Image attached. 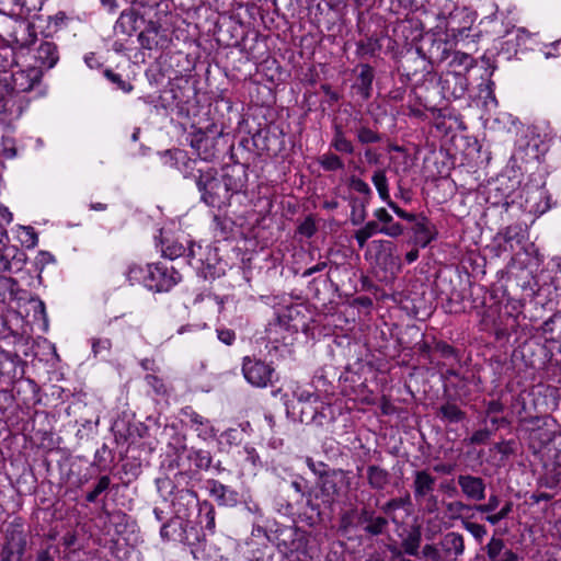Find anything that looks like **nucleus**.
Returning <instances> with one entry per match:
<instances>
[{
  "mask_svg": "<svg viewBox=\"0 0 561 561\" xmlns=\"http://www.w3.org/2000/svg\"><path fill=\"white\" fill-rule=\"evenodd\" d=\"M144 11L124 10L114 25L115 34L123 35H183L190 25L171 9L169 0H133Z\"/></svg>",
  "mask_w": 561,
  "mask_h": 561,
  "instance_id": "obj_1",
  "label": "nucleus"
},
{
  "mask_svg": "<svg viewBox=\"0 0 561 561\" xmlns=\"http://www.w3.org/2000/svg\"><path fill=\"white\" fill-rule=\"evenodd\" d=\"M11 39L2 38L0 43V56L4 57L5 64L3 67H10L18 62V57L23 56L24 51H33V58L41 66L48 69L53 68L58 59L57 47L51 42L38 41L37 37H32L31 41L22 43L18 37H10Z\"/></svg>",
  "mask_w": 561,
  "mask_h": 561,
  "instance_id": "obj_2",
  "label": "nucleus"
},
{
  "mask_svg": "<svg viewBox=\"0 0 561 561\" xmlns=\"http://www.w3.org/2000/svg\"><path fill=\"white\" fill-rule=\"evenodd\" d=\"M448 3L437 14L440 23H444V30L440 25L436 26V31L430 30L425 32V35L432 33V35H440L445 32L446 35H462L465 32L470 31L474 21L476 15L462 8L459 9L456 5L455 0H446Z\"/></svg>",
  "mask_w": 561,
  "mask_h": 561,
  "instance_id": "obj_3",
  "label": "nucleus"
},
{
  "mask_svg": "<svg viewBox=\"0 0 561 561\" xmlns=\"http://www.w3.org/2000/svg\"><path fill=\"white\" fill-rule=\"evenodd\" d=\"M466 550L465 537L457 531L444 534L437 543H426L422 558L426 561H460Z\"/></svg>",
  "mask_w": 561,
  "mask_h": 561,
  "instance_id": "obj_4",
  "label": "nucleus"
},
{
  "mask_svg": "<svg viewBox=\"0 0 561 561\" xmlns=\"http://www.w3.org/2000/svg\"><path fill=\"white\" fill-rule=\"evenodd\" d=\"M198 180L196 185L202 193V199L208 206L214 208H224L230 204L231 193L228 192L226 184L220 178L215 176L214 169L207 171L198 168Z\"/></svg>",
  "mask_w": 561,
  "mask_h": 561,
  "instance_id": "obj_5",
  "label": "nucleus"
},
{
  "mask_svg": "<svg viewBox=\"0 0 561 561\" xmlns=\"http://www.w3.org/2000/svg\"><path fill=\"white\" fill-rule=\"evenodd\" d=\"M348 0H306L309 15L316 23L324 24L330 31V25L337 22L345 23Z\"/></svg>",
  "mask_w": 561,
  "mask_h": 561,
  "instance_id": "obj_6",
  "label": "nucleus"
},
{
  "mask_svg": "<svg viewBox=\"0 0 561 561\" xmlns=\"http://www.w3.org/2000/svg\"><path fill=\"white\" fill-rule=\"evenodd\" d=\"M242 374L251 386L266 388L273 385L275 368L262 359L245 356L242 362Z\"/></svg>",
  "mask_w": 561,
  "mask_h": 561,
  "instance_id": "obj_7",
  "label": "nucleus"
},
{
  "mask_svg": "<svg viewBox=\"0 0 561 561\" xmlns=\"http://www.w3.org/2000/svg\"><path fill=\"white\" fill-rule=\"evenodd\" d=\"M147 289L153 293H168L178 285L182 276L171 265L165 263H151Z\"/></svg>",
  "mask_w": 561,
  "mask_h": 561,
  "instance_id": "obj_8",
  "label": "nucleus"
},
{
  "mask_svg": "<svg viewBox=\"0 0 561 561\" xmlns=\"http://www.w3.org/2000/svg\"><path fill=\"white\" fill-rule=\"evenodd\" d=\"M26 550V538L21 524H10L1 548V561H20Z\"/></svg>",
  "mask_w": 561,
  "mask_h": 561,
  "instance_id": "obj_9",
  "label": "nucleus"
},
{
  "mask_svg": "<svg viewBox=\"0 0 561 561\" xmlns=\"http://www.w3.org/2000/svg\"><path fill=\"white\" fill-rule=\"evenodd\" d=\"M181 413L186 420V425L196 433L198 438L204 442L217 438L218 430L209 419L197 413L192 407L183 408Z\"/></svg>",
  "mask_w": 561,
  "mask_h": 561,
  "instance_id": "obj_10",
  "label": "nucleus"
},
{
  "mask_svg": "<svg viewBox=\"0 0 561 561\" xmlns=\"http://www.w3.org/2000/svg\"><path fill=\"white\" fill-rule=\"evenodd\" d=\"M162 255L170 260H175L184 255L187 251L186 257L190 265L195 268H199L204 264L202 257L203 248L199 244L191 243L186 249L182 243L178 241H167L162 243Z\"/></svg>",
  "mask_w": 561,
  "mask_h": 561,
  "instance_id": "obj_11",
  "label": "nucleus"
},
{
  "mask_svg": "<svg viewBox=\"0 0 561 561\" xmlns=\"http://www.w3.org/2000/svg\"><path fill=\"white\" fill-rule=\"evenodd\" d=\"M162 161L164 165L178 169L184 175V178L192 176L197 182L198 169L196 167L198 161L188 158L184 150H167L162 156Z\"/></svg>",
  "mask_w": 561,
  "mask_h": 561,
  "instance_id": "obj_12",
  "label": "nucleus"
},
{
  "mask_svg": "<svg viewBox=\"0 0 561 561\" xmlns=\"http://www.w3.org/2000/svg\"><path fill=\"white\" fill-rule=\"evenodd\" d=\"M468 79L465 73L446 71L439 78L440 92L444 99H460L468 90Z\"/></svg>",
  "mask_w": 561,
  "mask_h": 561,
  "instance_id": "obj_13",
  "label": "nucleus"
},
{
  "mask_svg": "<svg viewBox=\"0 0 561 561\" xmlns=\"http://www.w3.org/2000/svg\"><path fill=\"white\" fill-rule=\"evenodd\" d=\"M300 401L305 402L301 412L305 414L310 410L312 412L310 420L319 424L323 421H332L334 419V412L331 403H324L320 400L317 393H305L302 392L299 397Z\"/></svg>",
  "mask_w": 561,
  "mask_h": 561,
  "instance_id": "obj_14",
  "label": "nucleus"
},
{
  "mask_svg": "<svg viewBox=\"0 0 561 561\" xmlns=\"http://www.w3.org/2000/svg\"><path fill=\"white\" fill-rule=\"evenodd\" d=\"M42 78V71L38 67H28L13 71L9 78L11 90L14 93L31 91Z\"/></svg>",
  "mask_w": 561,
  "mask_h": 561,
  "instance_id": "obj_15",
  "label": "nucleus"
},
{
  "mask_svg": "<svg viewBox=\"0 0 561 561\" xmlns=\"http://www.w3.org/2000/svg\"><path fill=\"white\" fill-rule=\"evenodd\" d=\"M457 483L462 494L468 500L480 502L485 499L486 485L481 477L472 474H459L457 477Z\"/></svg>",
  "mask_w": 561,
  "mask_h": 561,
  "instance_id": "obj_16",
  "label": "nucleus"
},
{
  "mask_svg": "<svg viewBox=\"0 0 561 561\" xmlns=\"http://www.w3.org/2000/svg\"><path fill=\"white\" fill-rule=\"evenodd\" d=\"M421 48L427 47L428 58L433 61H444L450 56L453 43L449 37H419Z\"/></svg>",
  "mask_w": 561,
  "mask_h": 561,
  "instance_id": "obj_17",
  "label": "nucleus"
},
{
  "mask_svg": "<svg viewBox=\"0 0 561 561\" xmlns=\"http://www.w3.org/2000/svg\"><path fill=\"white\" fill-rule=\"evenodd\" d=\"M206 489L211 497L220 506H234L239 502V493L222 484L218 480L209 479L206 481Z\"/></svg>",
  "mask_w": 561,
  "mask_h": 561,
  "instance_id": "obj_18",
  "label": "nucleus"
},
{
  "mask_svg": "<svg viewBox=\"0 0 561 561\" xmlns=\"http://www.w3.org/2000/svg\"><path fill=\"white\" fill-rule=\"evenodd\" d=\"M414 226L412 228L414 233V242L421 248H426L432 241H434L438 231L436 226L424 215L416 216V220H413Z\"/></svg>",
  "mask_w": 561,
  "mask_h": 561,
  "instance_id": "obj_19",
  "label": "nucleus"
},
{
  "mask_svg": "<svg viewBox=\"0 0 561 561\" xmlns=\"http://www.w3.org/2000/svg\"><path fill=\"white\" fill-rule=\"evenodd\" d=\"M436 477L428 470H416L413 473L412 490L415 502H420L422 497L432 494L435 491Z\"/></svg>",
  "mask_w": 561,
  "mask_h": 561,
  "instance_id": "obj_20",
  "label": "nucleus"
},
{
  "mask_svg": "<svg viewBox=\"0 0 561 561\" xmlns=\"http://www.w3.org/2000/svg\"><path fill=\"white\" fill-rule=\"evenodd\" d=\"M186 493L198 505V523L208 531L209 535H214L216 529V512L214 505L207 500L199 502L195 491L187 490Z\"/></svg>",
  "mask_w": 561,
  "mask_h": 561,
  "instance_id": "obj_21",
  "label": "nucleus"
},
{
  "mask_svg": "<svg viewBox=\"0 0 561 561\" xmlns=\"http://www.w3.org/2000/svg\"><path fill=\"white\" fill-rule=\"evenodd\" d=\"M490 561H518V554L506 548L502 538L493 536L485 546Z\"/></svg>",
  "mask_w": 561,
  "mask_h": 561,
  "instance_id": "obj_22",
  "label": "nucleus"
},
{
  "mask_svg": "<svg viewBox=\"0 0 561 561\" xmlns=\"http://www.w3.org/2000/svg\"><path fill=\"white\" fill-rule=\"evenodd\" d=\"M220 179L231 196L242 192L247 186V174L240 168H228Z\"/></svg>",
  "mask_w": 561,
  "mask_h": 561,
  "instance_id": "obj_23",
  "label": "nucleus"
},
{
  "mask_svg": "<svg viewBox=\"0 0 561 561\" xmlns=\"http://www.w3.org/2000/svg\"><path fill=\"white\" fill-rule=\"evenodd\" d=\"M531 422L536 424V427H533L529 432V445L535 451H539L552 442L554 433L538 425L540 422L539 417L531 419Z\"/></svg>",
  "mask_w": 561,
  "mask_h": 561,
  "instance_id": "obj_24",
  "label": "nucleus"
},
{
  "mask_svg": "<svg viewBox=\"0 0 561 561\" xmlns=\"http://www.w3.org/2000/svg\"><path fill=\"white\" fill-rule=\"evenodd\" d=\"M357 79H356V89L360 96L364 100H367L370 96L371 84L375 78L374 69L366 64L358 65L356 67Z\"/></svg>",
  "mask_w": 561,
  "mask_h": 561,
  "instance_id": "obj_25",
  "label": "nucleus"
},
{
  "mask_svg": "<svg viewBox=\"0 0 561 561\" xmlns=\"http://www.w3.org/2000/svg\"><path fill=\"white\" fill-rule=\"evenodd\" d=\"M359 523L364 524V530L373 536L382 534L388 525V520L385 517H374L373 513H369L366 510L360 514Z\"/></svg>",
  "mask_w": 561,
  "mask_h": 561,
  "instance_id": "obj_26",
  "label": "nucleus"
},
{
  "mask_svg": "<svg viewBox=\"0 0 561 561\" xmlns=\"http://www.w3.org/2000/svg\"><path fill=\"white\" fill-rule=\"evenodd\" d=\"M150 272V264L141 265L137 263H131L128 265L125 276L130 285H142L145 288L148 287V278Z\"/></svg>",
  "mask_w": 561,
  "mask_h": 561,
  "instance_id": "obj_27",
  "label": "nucleus"
},
{
  "mask_svg": "<svg viewBox=\"0 0 561 561\" xmlns=\"http://www.w3.org/2000/svg\"><path fill=\"white\" fill-rule=\"evenodd\" d=\"M422 542V534L419 527H413L401 540L404 554L417 557Z\"/></svg>",
  "mask_w": 561,
  "mask_h": 561,
  "instance_id": "obj_28",
  "label": "nucleus"
},
{
  "mask_svg": "<svg viewBox=\"0 0 561 561\" xmlns=\"http://www.w3.org/2000/svg\"><path fill=\"white\" fill-rule=\"evenodd\" d=\"M437 417L443 421H447L448 423H459L462 422L467 414L462 411L456 403L446 402L440 405L437 411Z\"/></svg>",
  "mask_w": 561,
  "mask_h": 561,
  "instance_id": "obj_29",
  "label": "nucleus"
},
{
  "mask_svg": "<svg viewBox=\"0 0 561 561\" xmlns=\"http://www.w3.org/2000/svg\"><path fill=\"white\" fill-rule=\"evenodd\" d=\"M44 0H0V13H14L16 7L30 12L37 5H42Z\"/></svg>",
  "mask_w": 561,
  "mask_h": 561,
  "instance_id": "obj_30",
  "label": "nucleus"
},
{
  "mask_svg": "<svg viewBox=\"0 0 561 561\" xmlns=\"http://www.w3.org/2000/svg\"><path fill=\"white\" fill-rule=\"evenodd\" d=\"M186 457L197 470L209 469L213 461L210 453L204 449L191 448L186 450Z\"/></svg>",
  "mask_w": 561,
  "mask_h": 561,
  "instance_id": "obj_31",
  "label": "nucleus"
},
{
  "mask_svg": "<svg viewBox=\"0 0 561 561\" xmlns=\"http://www.w3.org/2000/svg\"><path fill=\"white\" fill-rule=\"evenodd\" d=\"M367 479L371 488L381 490L389 482V473L386 469L378 466H369L367 469Z\"/></svg>",
  "mask_w": 561,
  "mask_h": 561,
  "instance_id": "obj_32",
  "label": "nucleus"
},
{
  "mask_svg": "<svg viewBox=\"0 0 561 561\" xmlns=\"http://www.w3.org/2000/svg\"><path fill=\"white\" fill-rule=\"evenodd\" d=\"M496 238H502L505 243H520L524 240V230L522 225L513 224L499 231Z\"/></svg>",
  "mask_w": 561,
  "mask_h": 561,
  "instance_id": "obj_33",
  "label": "nucleus"
},
{
  "mask_svg": "<svg viewBox=\"0 0 561 561\" xmlns=\"http://www.w3.org/2000/svg\"><path fill=\"white\" fill-rule=\"evenodd\" d=\"M104 77L110 82L115 84L118 90H122L125 93H129L134 89L131 83H129L128 81H125L119 73H116V72H114L111 69H105L104 70Z\"/></svg>",
  "mask_w": 561,
  "mask_h": 561,
  "instance_id": "obj_34",
  "label": "nucleus"
},
{
  "mask_svg": "<svg viewBox=\"0 0 561 561\" xmlns=\"http://www.w3.org/2000/svg\"><path fill=\"white\" fill-rule=\"evenodd\" d=\"M78 20L69 18L65 12H58L54 16H49L48 26H54V32H59L69 26V24L76 23Z\"/></svg>",
  "mask_w": 561,
  "mask_h": 561,
  "instance_id": "obj_35",
  "label": "nucleus"
},
{
  "mask_svg": "<svg viewBox=\"0 0 561 561\" xmlns=\"http://www.w3.org/2000/svg\"><path fill=\"white\" fill-rule=\"evenodd\" d=\"M373 182L381 197L382 201L387 202L390 199L389 191H388V182L383 171H377L373 175Z\"/></svg>",
  "mask_w": 561,
  "mask_h": 561,
  "instance_id": "obj_36",
  "label": "nucleus"
},
{
  "mask_svg": "<svg viewBox=\"0 0 561 561\" xmlns=\"http://www.w3.org/2000/svg\"><path fill=\"white\" fill-rule=\"evenodd\" d=\"M379 225L376 221H369L360 230H358L355 234V238L359 244V247H363L368 238H370L373 234L379 231Z\"/></svg>",
  "mask_w": 561,
  "mask_h": 561,
  "instance_id": "obj_37",
  "label": "nucleus"
},
{
  "mask_svg": "<svg viewBox=\"0 0 561 561\" xmlns=\"http://www.w3.org/2000/svg\"><path fill=\"white\" fill-rule=\"evenodd\" d=\"M111 479L108 476H102L94 489L85 495L89 503H94L98 496L110 488Z\"/></svg>",
  "mask_w": 561,
  "mask_h": 561,
  "instance_id": "obj_38",
  "label": "nucleus"
},
{
  "mask_svg": "<svg viewBox=\"0 0 561 561\" xmlns=\"http://www.w3.org/2000/svg\"><path fill=\"white\" fill-rule=\"evenodd\" d=\"M462 526L479 542H481L483 540L484 536L488 534L486 527L482 524H478V523H473V522L463 519Z\"/></svg>",
  "mask_w": 561,
  "mask_h": 561,
  "instance_id": "obj_39",
  "label": "nucleus"
},
{
  "mask_svg": "<svg viewBox=\"0 0 561 561\" xmlns=\"http://www.w3.org/2000/svg\"><path fill=\"white\" fill-rule=\"evenodd\" d=\"M450 64L451 65H456V66H460L466 71H468L469 69L474 67L476 60L469 54L461 53V51H455L454 55H453V59H451Z\"/></svg>",
  "mask_w": 561,
  "mask_h": 561,
  "instance_id": "obj_40",
  "label": "nucleus"
},
{
  "mask_svg": "<svg viewBox=\"0 0 561 561\" xmlns=\"http://www.w3.org/2000/svg\"><path fill=\"white\" fill-rule=\"evenodd\" d=\"M410 504H411V496H410V494H407L403 497H396V499H391L390 501H388L382 506V511H383V513L388 514V513H391L396 510L402 508Z\"/></svg>",
  "mask_w": 561,
  "mask_h": 561,
  "instance_id": "obj_41",
  "label": "nucleus"
},
{
  "mask_svg": "<svg viewBox=\"0 0 561 561\" xmlns=\"http://www.w3.org/2000/svg\"><path fill=\"white\" fill-rule=\"evenodd\" d=\"M500 505V497L495 494H491L486 503L477 504L473 508L480 514L493 513Z\"/></svg>",
  "mask_w": 561,
  "mask_h": 561,
  "instance_id": "obj_42",
  "label": "nucleus"
},
{
  "mask_svg": "<svg viewBox=\"0 0 561 561\" xmlns=\"http://www.w3.org/2000/svg\"><path fill=\"white\" fill-rule=\"evenodd\" d=\"M419 505L423 506V511L427 514H434L438 511V497L434 494V492L425 497H422L420 502H416Z\"/></svg>",
  "mask_w": 561,
  "mask_h": 561,
  "instance_id": "obj_43",
  "label": "nucleus"
},
{
  "mask_svg": "<svg viewBox=\"0 0 561 561\" xmlns=\"http://www.w3.org/2000/svg\"><path fill=\"white\" fill-rule=\"evenodd\" d=\"M241 434L237 428H228L220 434L219 443L228 446L237 445L240 442Z\"/></svg>",
  "mask_w": 561,
  "mask_h": 561,
  "instance_id": "obj_44",
  "label": "nucleus"
},
{
  "mask_svg": "<svg viewBox=\"0 0 561 561\" xmlns=\"http://www.w3.org/2000/svg\"><path fill=\"white\" fill-rule=\"evenodd\" d=\"M297 231L300 236L311 238L317 231L313 218L311 216L305 218V220L298 226Z\"/></svg>",
  "mask_w": 561,
  "mask_h": 561,
  "instance_id": "obj_45",
  "label": "nucleus"
},
{
  "mask_svg": "<svg viewBox=\"0 0 561 561\" xmlns=\"http://www.w3.org/2000/svg\"><path fill=\"white\" fill-rule=\"evenodd\" d=\"M323 169L328 171H335L342 168V162L337 156L324 154L320 161Z\"/></svg>",
  "mask_w": 561,
  "mask_h": 561,
  "instance_id": "obj_46",
  "label": "nucleus"
},
{
  "mask_svg": "<svg viewBox=\"0 0 561 561\" xmlns=\"http://www.w3.org/2000/svg\"><path fill=\"white\" fill-rule=\"evenodd\" d=\"M112 347V342L106 337L92 339V352L94 355L108 353Z\"/></svg>",
  "mask_w": 561,
  "mask_h": 561,
  "instance_id": "obj_47",
  "label": "nucleus"
},
{
  "mask_svg": "<svg viewBox=\"0 0 561 561\" xmlns=\"http://www.w3.org/2000/svg\"><path fill=\"white\" fill-rule=\"evenodd\" d=\"M446 510L451 513L453 518H457L463 511L471 510V506L461 501H454L446 504Z\"/></svg>",
  "mask_w": 561,
  "mask_h": 561,
  "instance_id": "obj_48",
  "label": "nucleus"
},
{
  "mask_svg": "<svg viewBox=\"0 0 561 561\" xmlns=\"http://www.w3.org/2000/svg\"><path fill=\"white\" fill-rule=\"evenodd\" d=\"M357 137L362 144H373L380 140V137L376 131L365 127L358 130Z\"/></svg>",
  "mask_w": 561,
  "mask_h": 561,
  "instance_id": "obj_49",
  "label": "nucleus"
},
{
  "mask_svg": "<svg viewBox=\"0 0 561 561\" xmlns=\"http://www.w3.org/2000/svg\"><path fill=\"white\" fill-rule=\"evenodd\" d=\"M379 232L385 233V234H387L389 237L396 238V237H399V236H401L403 233V227H402L401 224L393 222V220H392L391 224L383 225L379 229Z\"/></svg>",
  "mask_w": 561,
  "mask_h": 561,
  "instance_id": "obj_50",
  "label": "nucleus"
},
{
  "mask_svg": "<svg viewBox=\"0 0 561 561\" xmlns=\"http://www.w3.org/2000/svg\"><path fill=\"white\" fill-rule=\"evenodd\" d=\"M494 449L503 456H510L515 453V442L502 440L494 445Z\"/></svg>",
  "mask_w": 561,
  "mask_h": 561,
  "instance_id": "obj_51",
  "label": "nucleus"
},
{
  "mask_svg": "<svg viewBox=\"0 0 561 561\" xmlns=\"http://www.w3.org/2000/svg\"><path fill=\"white\" fill-rule=\"evenodd\" d=\"M491 434H492L491 431H489L486 428L476 431L472 434V436L470 437V444H472V445L484 444L488 442Z\"/></svg>",
  "mask_w": 561,
  "mask_h": 561,
  "instance_id": "obj_52",
  "label": "nucleus"
},
{
  "mask_svg": "<svg viewBox=\"0 0 561 561\" xmlns=\"http://www.w3.org/2000/svg\"><path fill=\"white\" fill-rule=\"evenodd\" d=\"M387 204L400 218L408 220V221L416 220L417 215L405 211L404 209L399 207L396 203H393L391 199H388Z\"/></svg>",
  "mask_w": 561,
  "mask_h": 561,
  "instance_id": "obj_53",
  "label": "nucleus"
},
{
  "mask_svg": "<svg viewBox=\"0 0 561 561\" xmlns=\"http://www.w3.org/2000/svg\"><path fill=\"white\" fill-rule=\"evenodd\" d=\"M243 451L245 454V460L252 466L260 463V456L256 449L252 446H244Z\"/></svg>",
  "mask_w": 561,
  "mask_h": 561,
  "instance_id": "obj_54",
  "label": "nucleus"
},
{
  "mask_svg": "<svg viewBox=\"0 0 561 561\" xmlns=\"http://www.w3.org/2000/svg\"><path fill=\"white\" fill-rule=\"evenodd\" d=\"M218 339L226 345H231L236 340V334L232 330L222 329L217 331Z\"/></svg>",
  "mask_w": 561,
  "mask_h": 561,
  "instance_id": "obj_55",
  "label": "nucleus"
},
{
  "mask_svg": "<svg viewBox=\"0 0 561 561\" xmlns=\"http://www.w3.org/2000/svg\"><path fill=\"white\" fill-rule=\"evenodd\" d=\"M436 351L443 356V357H451L456 355V350L454 346L445 343V342H438L436 344Z\"/></svg>",
  "mask_w": 561,
  "mask_h": 561,
  "instance_id": "obj_56",
  "label": "nucleus"
},
{
  "mask_svg": "<svg viewBox=\"0 0 561 561\" xmlns=\"http://www.w3.org/2000/svg\"><path fill=\"white\" fill-rule=\"evenodd\" d=\"M307 466L317 476L322 477L325 473L327 466L323 462H314L311 458H307Z\"/></svg>",
  "mask_w": 561,
  "mask_h": 561,
  "instance_id": "obj_57",
  "label": "nucleus"
},
{
  "mask_svg": "<svg viewBox=\"0 0 561 561\" xmlns=\"http://www.w3.org/2000/svg\"><path fill=\"white\" fill-rule=\"evenodd\" d=\"M503 410H504V405L501 401L491 400L488 402V405H486V414L488 415L501 413V412H503Z\"/></svg>",
  "mask_w": 561,
  "mask_h": 561,
  "instance_id": "obj_58",
  "label": "nucleus"
},
{
  "mask_svg": "<svg viewBox=\"0 0 561 561\" xmlns=\"http://www.w3.org/2000/svg\"><path fill=\"white\" fill-rule=\"evenodd\" d=\"M12 92L8 78H0V101H4Z\"/></svg>",
  "mask_w": 561,
  "mask_h": 561,
  "instance_id": "obj_59",
  "label": "nucleus"
},
{
  "mask_svg": "<svg viewBox=\"0 0 561 561\" xmlns=\"http://www.w3.org/2000/svg\"><path fill=\"white\" fill-rule=\"evenodd\" d=\"M380 410L383 415H391L396 412V407L389 399L382 397L380 401Z\"/></svg>",
  "mask_w": 561,
  "mask_h": 561,
  "instance_id": "obj_60",
  "label": "nucleus"
},
{
  "mask_svg": "<svg viewBox=\"0 0 561 561\" xmlns=\"http://www.w3.org/2000/svg\"><path fill=\"white\" fill-rule=\"evenodd\" d=\"M357 31L359 35H367L370 33V28L366 26V14L360 12L357 16Z\"/></svg>",
  "mask_w": 561,
  "mask_h": 561,
  "instance_id": "obj_61",
  "label": "nucleus"
},
{
  "mask_svg": "<svg viewBox=\"0 0 561 561\" xmlns=\"http://www.w3.org/2000/svg\"><path fill=\"white\" fill-rule=\"evenodd\" d=\"M146 381H147V383L149 386H151L156 390V392H158V393L162 392V390H163V382L157 376H154V375H147L146 376Z\"/></svg>",
  "mask_w": 561,
  "mask_h": 561,
  "instance_id": "obj_62",
  "label": "nucleus"
},
{
  "mask_svg": "<svg viewBox=\"0 0 561 561\" xmlns=\"http://www.w3.org/2000/svg\"><path fill=\"white\" fill-rule=\"evenodd\" d=\"M375 216L379 221H381L385 225L391 224V221L393 220L392 216L385 208L377 209Z\"/></svg>",
  "mask_w": 561,
  "mask_h": 561,
  "instance_id": "obj_63",
  "label": "nucleus"
},
{
  "mask_svg": "<svg viewBox=\"0 0 561 561\" xmlns=\"http://www.w3.org/2000/svg\"><path fill=\"white\" fill-rule=\"evenodd\" d=\"M434 471L443 474H450L455 470V465L451 463H437L433 467Z\"/></svg>",
  "mask_w": 561,
  "mask_h": 561,
  "instance_id": "obj_64",
  "label": "nucleus"
}]
</instances>
